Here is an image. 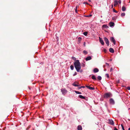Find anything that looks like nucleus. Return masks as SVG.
<instances>
[{
  "mask_svg": "<svg viewBox=\"0 0 130 130\" xmlns=\"http://www.w3.org/2000/svg\"><path fill=\"white\" fill-rule=\"evenodd\" d=\"M97 78L99 80H101L102 79V77L100 76H98L97 77Z\"/></svg>",
  "mask_w": 130,
  "mask_h": 130,
  "instance_id": "4be33fe9",
  "label": "nucleus"
},
{
  "mask_svg": "<svg viewBox=\"0 0 130 130\" xmlns=\"http://www.w3.org/2000/svg\"><path fill=\"white\" fill-rule=\"evenodd\" d=\"M89 1H90H90H90V0H89Z\"/></svg>",
  "mask_w": 130,
  "mask_h": 130,
  "instance_id": "5fc2aeb1",
  "label": "nucleus"
},
{
  "mask_svg": "<svg viewBox=\"0 0 130 130\" xmlns=\"http://www.w3.org/2000/svg\"><path fill=\"white\" fill-rule=\"evenodd\" d=\"M70 67L71 69L73 70L74 69V66L73 65H71L70 66Z\"/></svg>",
  "mask_w": 130,
  "mask_h": 130,
  "instance_id": "b1692460",
  "label": "nucleus"
},
{
  "mask_svg": "<svg viewBox=\"0 0 130 130\" xmlns=\"http://www.w3.org/2000/svg\"><path fill=\"white\" fill-rule=\"evenodd\" d=\"M119 3L120 4H121V1H120V0H119Z\"/></svg>",
  "mask_w": 130,
  "mask_h": 130,
  "instance_id": "a18cd8bd",
  "label": "nucleus"
},
{
  "mask_svg": "<svg viewBox=\"0 0 130 130\" xmlns=\"http://www.w3.org/2000/svg\"><path fill=\"white\" fill-rule=\"evenodd\" d=\"M83 52V53L85 55H86L88 53V52L85 50Z\"/></svg>",
  "mask_w": 130,
  "mask_h": 130,
  "instance_id": "5701e85b",
  "label": "nucleus"
},
{
  "mask_svg": "<svg viewBox=\"0 0 130 130\" xmlns=\"http://www.w3.org/2000/svg\"><path fill=\"white\" fill-rule=\"evenodd\" d=\"M72 59L74 60H76V58L75 57H72Z\"/></svg>",
  "mask_w": 130,
  "mask_h": 130,
  "instance_id": "72a5a7b5",
  "label": "nucleus"
},
{
  "mask_svg": "<svg viewBox=\"0 0 130 130\" xmlns=\"http://www.w3.org/2000/svg\"><path fill=\"white\" fill-rule=\"evenodd\" d=\"M114 130H118L117 128L116 127H115L114 128Z\"/></svg>",
  "mask_w": 130,
  "mask_h": 130,
  "instance_id": "79ce46f5",
  "label": "nucleus"
},
{
  "mask_svg": "<svg viewBox=\"0 0 130 130\" xmlns=\"http://www.w3.org/2000/svg\"><path fill=\"white\" fill-rule=\"evenodd\" d=\"M81 88V87H79L78 88V89H80Z\"/></svg>",
  "mask_w": 130,
  "mask_h": 130,
  "instance_id": "49530a36",
  "label": "nucleus"
},
{
  "mask_svg": "<svg viewBox=\"0 0 130 130\" xmlns=\"http://www.w3.org/2000/svg\"><path fill=\"white\" fill-rule=\"evenodd\" d=\"M125 15V13L124 12H123V13H122L121 14V16L122 17H123Z\"/></svg>",
  "mask_w": 130,
  "mask_h": 130,
  "instance_id": "393cba45",
  "label": "nucleus"
},
{
  "mask_svg": "<svg viewBox=\"0 0 130 130\" xmlns=\"http://www.w3.org/2000/svg\"><path fill=\"white\" fill-rule=\"evenodd\" d=\"M83 4H86L87 5H89V4L87 2H84L83 3Z\"/></svg>",
  "mask_w": 130,
  "mask_h": 130,
  "instance_id": "58836bf2",
  "label": "nucleus"
},
{
  "mask_svg": "<svg viewBox=\"0 0 130 130\" xmlns=\"http://www.w3.org/2000/svg\"><path fill=\"white\" fill-rule=\"evenodd\" d=\"M74 64L77 71V72H79L81 68V64L79 60H76L75 62L74 63Z\"/></svg>",
  "mask_w": 130,
  "mask_h": 130,
  "instance_id": "f257e3e1",
  "label": "nucleus"
},
{
  "mask_svg": "<svg viewBox=\"0 0 130 130\" xmlns=\"http://www.w3.org/2000/svg\"><path fill=\"white\" fill-rule=\"evenodd\" d=\"M110 104L111 105H114L115 104V102L112 98H111L109 100Z\"/></svg>",
  "mask_w": 130,
  "mask_h": 130,
  "instance_id": "39448f33",
  "label": "nucleus"
},
{
  "mask_svg": "<svg viewBox=\"0 0 130 130\" xmlns=\"http://www.w3.org/2000/svg\"><path fill=\"white\" fill-rule=\"evenodd\" d=\"M30 125L26 129V130H28L30 128Z\"/></svg>",
  "mask_w": 130,
  "mask_h": 130,
  "instance_id": "7c9ffc66",
  "label": "nucleus"
},
{
  "mask_svg": "<svg viewBox=\"0 0 130 130\" xmlns=\"http://www.w3.org/2000/svg\"><path fill=\"white\" fill-rule=\"evenodd\" d=\"M105 63L107 65V66H109V64H108V63Z\"/></svg>",
  "mask_w": 130,
  "mask_h": 130,
  "instance_id": "a19ab883",
  "label": "nucleus"
},
{
  "mask_svg": "<svg viewBox=\"0 0 130 130\" xmlns=\"http://www.w3.org/2000/svg\"><path fill=\"white\" fill-rule=\"evenodd\" d=\"M112 19L113 20H115V18L114 17H112Z\"/></svg>",
  "mask_w": 130,
  "mask_h": 130,
  "instance_id": "37998d69",
  "label": "nucleus"
},
{
  "mask_svg": "<svg viewBox=\"0 0 130 130\" xmlns=\"http://www.w3.org/2000/svg\"><path fill=\"white\" fill-rule=\"evenodd\" d=\"M84 46H85V42H84Z\"/></svg>",
  "mask_w": 130,
  "mask_h": 130,
  "instance_id": "09e8293b",
  "label": "nucleus"
},
{
  "mask_svg": "<svg viewBox=\"0 0 130 130\" xmlns=\"http://www.w3.org/2000/svg\"><path fill=\"white\" fill-rule=\"evenodd\" d=\"M77 130H82V128L81 125H78L77 126Z\"/></svg>",
  "mask_w": 130,
  "mask_h": 130,
  "instance_id": "2eb2a0df",
  "label": "nucleus"
},
{
  "mask_svg": "<svg viewBox=\"0 0 130 130\" xmlns=\"http://www.w3.org/2000/svg\"><path fill=\"white\" fill-rule=\"evenodd\" d=\"M85 86L87 87V88H88L89 89L90 88V86H87V85H86Z\"/></svg>",
  "mask_w": 130,
  "mask_h": 130,
  "instance_id": "f704fd0d",
  "label": "nucleus"
},
{
  "mask_svg": "<svg viewBox=\"0 0 130 130\" xmlns=\"http://www.w3.org/2000/svg\"><path fill=\"white\" fill-rule=\"evenodd\" d=\"M113 70V69H112V68H111V69H110V72L111 71H112Z\"/></svg>",
  "mask_w": 130,
  "mask_h": 130,
  "instance_id": "c03bdc74",
  "label": "nucleus"
},
{
  "mask_svg": "<svg viewBox=\"0 0 130 130\" xmlns=\"http://www.w3.org/2000/svg\"><path fill=\"white\" fill-rule=\"evenodd\" d=\"M104 39L105 41L106 42L107 45L108 46L109 45V41L108 39L106 37H105L104 38Z\"/></svg>",
  "mask_w": 130,
  "mask_h": 130,
  "instance_id": "20e7f679",
  "label": "nucleus"
},
{
  "mask_svg": "<svg viewBox=\"0 0 130 130\" xmlns=\"http://www.w3.org/2000/svg\"><path fill=\"white\" fill-rule=\"evenodd\" d=\"M87 34H88V32H85L83 33V34L85 36H87Z\"/></svg>",
  "mask_w": 130,
  "mask_h": 130,
  "instance_id": "bb28decb",
  "label": "nucleus"
},
{
  "mask_svg": "<svg viewBox=\"0 0 130 130\" xmlns=\"http://www.w3.org/2000/svg\"><path fill=\"white\" fill-rule=\"evenodd\" d=\"M81 40L82 38L80 37H79L78 39V42L79 43L80 41Z\"/></svg>",
  "mask_w": 130,
  "mask_h": 130,
  "instance_id": "412c9836",
  "label": "nucleus"
},
{
  "mask_svg": "<svg viewBox=\"0 0 130 130\" xmlns=\"http://www.w3.org/2000/svg\"><path fill=\"white\" fill-rule=\"evenodd\" d=\"M102 27L103 28H109V27L107 25H104L102 26Z\"/></svg>",
  "mask_w": 130,
  "mask_h": 130,
  "instance_id": "f3484780",
  "label": "nucleus"
},
{
  "mask_svg": "<svg viewBox=\"0 0 130 130\" xmlns=\"http://www.w3.org/2000/svg\"><path fill=\"white\" fill-rule=\"evenodd\" d=\"M127 89L128 90H130V87H127Z\"/></svg>",
  "mask_w": 130,
  "mask_h": 130,
  "instance_id": "4c0bfd02",
  "label": "nucleus"
},
{
  "mask_svg": "<svg viewBox=\"0 0 130 130\" xmlns=\"http://www.w3.org/2000/svg\"><path fill=\"white\" fill-rule=\"evenodd\" d=\"M78 96L80 98L82 99H85V97L84 96H83L81 95H79Z\"/></svg>",
  "mask_w": 130,
  "mask_h": 130,
  "instance_id": "dca6fc26",
  "label": "nucleus"
},
{
  "mask_svg": "<svg viewBox=\"0 0 130 130\" xmlns=\"http://www.w3.org/2000/svg\"><path fill=\"white\" fill-rule=\"evenodd\" d=\"M121 126L122 127V129L123 130H125L124 129V127L123 125V124H121Z\"/></svg>",
  "mask_w": 130,
  "mask_h": 130,
  "instance_id": "c756f323",
  "label": "nucleus"
},
{
  "mask_svg": "<svg viewBox=\"0 0 130 130\" xmlns=\"http://www.w3.org/2000/svg\"><path fill=\"white\" fill-rule=\"evenodd\" d=\"M92 78L93 80H96V79L94 75H93L92 77Z\"/></svg>",
  "mask_w": 130,
  "mask_h": 130,
  "instance_id": "6ab92c4d",
  "label": "nucleus"
},
{
  "mask_svg": "<svg viewBox=\"0 0 130 130\" xmlns=\"http://www.w3.org/2000/svg\"><path fill=\"white\" fill-rule=\"evenodd\" d=\"M106 75L107 77H108V78L109 77V75L108 74H106Z\"/></svg>",
  "mask_w": 130,
  "mask_h": 130,
  "instance_id": "c9c22d12",
  "label": "nucleus"
},
{
  "mask_svg": "<svg viewBox=\"0 0 130 130\" xmlns=\"http://www.w3.org/2000/svg\"><path fill=\"white\" fill-rule=\"evenodd\" d=\"M92 58L91 56H89L87 57L85 59L86 61H87L89 60H90Z\"/></svg>",
  "mask_w": 130,
  "mask_h": 130,
  "instance_id": "9d476101",
  "label": "nucleus"
},
{
  "mask_svg": "<svg viewBox=\"0 0 130 130\" xmlns=\"http://www.w3.org/2000/svg\"><path fill=\"white\" fill-rule=\"evenodd\" d=\"M99 39L100 43L102 45H104V42L103 40H102V38L99 37Z\"/></svg>",
  "mask_w": 130,
  "mask_h": 130,
  "instance_id": "6e6552de",
  "label": "nucleus"
},
{
  "mask_svg": "<svg viewBox=\"0 0 130 130\" xmlns=\"http://www.w3.org/2000/svg\"><path fill=\"white\" fill-rule=\"evenodd\" d=\"M89 89L91 90H93L94 89V87H90Z\"/></svg>",
  "mask_w": 130,
  "mask_h": 130,
  "instance_id": "c85d7f7f",
  "label": "nucleus"
},
{
  "mask_svg": "<svg viewBox=\"0 0 130 130\" xmlns=\"http://www.w3.org/2000/svg\"><path fill=\"white\" fill-rule=\"evenodd\" d=\"M128 130H130V128H128Z\"/></svg>",
  "mask_w": 130,
  "mask_h": 130,
  "instance_id": "8fccbe9b",
  "label": "nucleus"
},
{
  "mask_svg": "<svg viewBox=\"0 0 130 130\" xmlns=\"http://www.w3.org/2000/svg\"><path fill=\"white\" fill-rule=\"evenodd\" d=\"M77 74V73L76 72H75L74 74H73V76H74Z\"/></svg>",
  "mask_w": 130,
  "mask_h": 130,
  "instance_id": "ea45409f",
  "label": "nucleus"
},
{
  "mask_svg": "<svg viewBox=\"0 0 130 130\" xmlns=\"http://www.w3.org/2000/svg\"><path fill=\"white\" fill-rule=\"evenodd\" d=\"M103 51L105 53H106L107 52V50L105 49H104L103 50Z\"/></svg>",
  "mask_w": 130,
  "mask_h": 130,
  "instance_id": "e433bc0d",
  "label": "nucleus"
},
{
  "mask_svg": "<svg viewBox=\"0 0 130 130\" xmlns=\"http://www.w3.org/2000/svg\"><path fill=\"white\" fill-rule=\"evenodd\" d=\"M78 7H79V6L78 5L76 7L75 9V12L76 13L77 12V9Z\"/></svg>",
  "mask_w": 130,
  "mask_h": 130,
  "instance_id": "aec40b11",
  "label": "nucleus"
},
{
  "mask_svg": "<svg viewBox=\"0 0 130 130\" xmlns=\"http://www.w3.org/2000/svg\"><path fill=\"white\" fill-rule=\"evenodd\" d=\"M78 83L77 82H75L72 84V85L75 86H79L80 85H78Z\"/></svg>",
  "mask_w": 130,
  "mask_h": 130,
  "instance_id": "1a4fd4ad",
  "label": "nucleus"
},
{
  "mask_svg": "<svg viewBox=\"0 0 130 130\" xmlns=\"http://www.w3.org/2000/svg\"><path fill=\"white\" fill-rule=\"evenodd\" d=\"M113 11L114 12H116V13H117L118 12L117 11L115 10V9H113Z\"/></svg>",
  "mask_w": 130,
  "mask_h": 130,
  "instance_id": "2f4dec72",
  "label": "nucleus"
},
{
  "mask_svg": "<svg viewBox=\"0 0 130 130\" xmlns=\"http://www.w3.org/2000/svg\"><path fill=\"white\" fill-rule=\"evenodd\" d=\"M110 39L111 41L113 42L114 45H115L116 44V41L114 38L113 37H111Z\"/></svg>",
  "mask_w": 130,
  "mask_h": 130,
  "instance_id": "423d86ee",
  "label": "nucleus"
},
{
  "mask_svg": "<svg viewBox=\"0 0 130 130\" xmlns=\"http://www.w3.org/2000/svg\"><path fill=\"white\" fill-rule=\"evenodd\" d=\"M28 88H29V89L30 90V87H28Z\"/></svg>",
  "mask_w": 130,
  "mask_h": 130,
  "instance_id": "3c124183",
  "label": "nucleus"
},
{
  "mask_svg": "<svg viewBox=\"0 0 130 130\" xmlns=\"http://www.w3.org/2000/svg\"><path fill=\"white\" fill-rule=\"evenodd\" d=\"M110 60V61H111L112 60L111 59Z\"/></svg>",
  "mask_w": 130,
  "mask_h": 130,
  "instance_id": "864d4df0",
  "label": "nucleus"
},
{
  "mask_svg": "<svg viewBox=\"0 0 130 130\" xmlns=\"http://www.w3.org/2000/svg\"><path fill=\"white\" fill-rule=\"evenodd\" d=\"M75 92L76 93L78 94H81L82 93L81 92L77 91H75Z\"/></svg>",
  "mask_w": 130,
  "mask_h": 130,
  "instance_id": "a878e982",
  "label": "nucleus"
},
{
  "mask_svg": "<svg viewBox=\"0 0 130 130\" xmlns=\"http://www.w3.org/2000/svg\"><path fill=\"white\" fill-rule=\"evenodd\" d=\"M61 90L62 94L64 95L66 94L67 92V90L65 89H61Z\"/></svg>",
  "mask_w": 130,
  "mask_h": 130,
  "instance_id": "7ed1b4c3",
  "label": "nucleus"
},
{
  "mask_svg": "<svg viewBox=\"0 0 130 130\" xmlns=\"http://www.w3.org/2000/svg\"><path fill=\"white\" fill-rule=\"evenodd\" d=\"M109 51L110 52L112 53H113L114 52V50L112 48H109Z\"/></svg>",
  "mask_w": 130,
  "mask_h": 130,
  "instance_id": "9b49d317",
  "label": "nucleus"
},
{
  "mask_svg": "<svg viewBox=\"0 0 130 130\" xmlns=\"http://www.w3.org/2000/svg\"><path fill=\"white\" fill-rule=\"evenodd\" d=\"M112 7V8H113V6L112 5V7Z\"/></svg>",
  "mask_w": 130,
  "mask_h": 130,
  "instance_id": "603ef678",
  "label": "nucleus"
},
{
  "mask_svg": "<svg viewBox=\"0 0 130 130\" xmlns=\"http://www.w3.org/2000/svg\"><path fill=\"white\" fill-rule=\"evenodd\" d=\"M81 66L84 67L85 66V64L84 63H82L81 64Z\"/></svg>",
  "mask_w": 130,
  "mask_h": 130,
  "instance_id": "473e14b6",
  "label": "nucleus"
},
{
  "mask_svg": "<svg viewBox=\"0 0 130 130\" xmlns=\"http://www.w3.org/2000/svg\"><path fill=\"white\" fill-rule=\"evenodd\" d=\"M108 123L112 125H113L114 124V123L113 121L112 120L109 119L108 120Z\"/></svg>",
  "mask_w": 130,
  "mask_h": 130,
  "instance_id": "0eeeda50",
  "label": "nucleus"
},
{
  "mask_svg": "<svg viewBox=\"0 0 130 130\" xmlns=\"http://www.w3.org/2000/svg\"><path fill=\"white\" fill-rule=\"evenodd\" d=\"M109 24L110 27H112L114 26V23L113 22H110L109 23Z\"/></svg>",
  "mask_w": 130,
  "mask_h": 130,
  "instance_id": "4468645a",
  "label": "nucleus"
},
{
  "mask_svg": "<svg viewBox=\"0 0 130 130\" xmlns=\"http://www.w3.org/2000/svg\"><path fill=\"white\" fill-rule=\"evenodd\" d=\"M81 87L82 88H84L85 87L84 86H81Z\"/></svg>",
  "mask_w": 130,
  "mask_h": 130,
  "instance_id": "de8ad7c7",
  "label": "nucleus"
},
{
  "mask_svg": "<svg viewBox=\"0 0 130 130\" xmlns=\"http://www.w3.org/2000/svg\"><path fill=\"white\" fill-rule=\"evenodd\" d=\"M92 16V15L91 14H89V15L85 16V17H91Z\"/></svg>",
  "mask_w": 130,
  "mask_h": 130,
  "instance_id": "cd10ccee",
  "label": "nucleus"
},
{
  "mask_svg": "<svg viewBox=\"0 0 130 130\" xmlns=\"http://www.w3.org/2000/svg\"><path fill=\"white\" fill-rule=\"evenodd\" d=\"M126 10V8L124 6H123L122 8V10L123 11H125Z\"/></svg>",
  "mask_w": 130,
  "mask_h": 130,
  "instance_id": "a211bd4d",
  "label": "nucleus"
},
{
  "mask_svg": "<svg viewBox=\"0 0 130 130\" xmlns=\"http://www.w3.org/2000/svg\"><path fill=\"white\" fill-rule=\"evenodd\" d=\"M112 96V94L109 92L105 93L103 95V97L104 98L107 99L111 97Z\"/></svg>",
  "mask_w": 130,
  "mask_h": 130,
  "instance_id": "f03ea898",
  "label": "nucleus"
},
{
  "mask_svg": "<svg viewBox=\"0 0 130 130\" xmlns=\"http://www.w3.org/2000/svg\"><path fill=\"white\" fill-rule=\"evenodd\" d=\"M93 71L94 73H96L99 71V70L97 68H95L94 69Z\"/></svg>",
  "mask_w": 130,
  "mask_h": 130,
  "instance_id": "f8f14e48",
  "label": "nucleus"
},
{
  "mask_svg": "<svg viewBox=\"0 0 130 130\" xmlns=\"http://www.w3.org/2000/svg\"><path fill=\"white\" fill-rule=\"evenodd\" d=\"M118 2L117 1V0H115L114 2V6H115L116 5L118 4Z\"/></svg>",
  "mask_w": 130,
  "mask_h": 130,
  "instance_id": "ddd939ff",
  "label": "nucleus"
}]
</instances>
